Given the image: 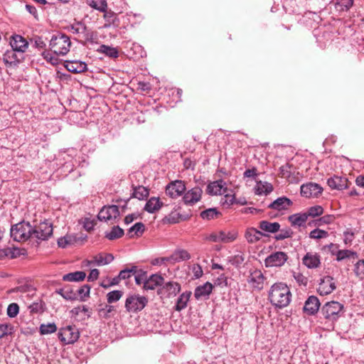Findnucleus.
Returning <instances> with one entry per match:
<instances>
[{"label":"nucleus","instance_id":"34","mask_svg":"<svg viewBox=\"0 0 364 364\" xmlns=\"http://www.w3.org/2000/svg\"><path fill=\"white\" fill-rule=\"evenodd\" d=\"M149 194L148 188L143 186H133V197L138 198L139 200H144L147 198Z\"/></svg>","mask_w":364,"mask_h":364},{"label":"nucleus","instance_id":"3","mask_svg":"<svg viewBox=\"0 0 364 364\" xmlns=\"http://www.w3.org/2000/svg\"><path fill=\"white\" fill-rule=\"evenodd\" d=\"M343 305L335 301L326 303L321 309V314L327 321L334 323L341 316Z\"/></svg>","mask_w":364,"mask_h":364},{"label":"nucleus","instance_id":"29","mask_svg":"<svg viewBox=\"0 0 364 364\" xmlns=\"http://www.w3.org/2000/svg\"><path fill=\"white\" fill-rule=\"evenodd\" d=\"M288 219L292 226L301 227L305 225L308 218L306 213H303L291 215Z\"/></svg>","mask_w":364,"mask_h":364},{"label":"nucleus","instance_id":"35","mask_svg":"<svg viewBox=\"0 0 364 364\" xmlns=\"http://www.w3.org/2000/svg\"><path fill=\"white\" fill-rule=\"evenodd\" d=\"M173 260L176 262L181 261L188 260L191 258V255L188 253L187 250H176L171 256Z\"/></svg>","mask_w":364,"mask_h":364},{"label":"nucleus","instance_id":"45","mask_svg":"<svg viewBox=\"0 0 364 364\" xmlns=\"http://www.w3.org/2000/svg\"><path fill=\"white\" fill-rule=\"evenodd\" d=\"M88 4L93 9L100 11H105L107 4L105 0H89Z\"/></svg>","mask_w":364,"mask_h":364},{"label":"nucleus","instance_id":"52","mask_svg":"<svg viewBox=\"0 0 364 364\" xmlns=\"http://www.w3.org/2000/svg\"><path fill=\"white\" fill-rule=\"evenodd\" d=\"M335 218L332 215H326L314 221L315 225L321 226L324 224H331L333 222Z\"/></svg>","mask_w":364,"mask_h":364},{"label":"nucleus","instance_id":"49","mask_svg":"<svg viewBox=\"0 0 364 364\" xmlns=\"http://www.w3.org/2000/svg\"><path fill=\"white\" fill-rule=\"evenodd\" d=\"M122 295H123L122 291H119V290H114V291H110L107 294V302L109 304L116 302L121 299Z\"/></svg>","mask_w":364,"mask_h":364},{"label":"nucleus","instance_id":"20","mask_svg":"<svg viewBox=\"0 0 364 364\" xmlns=\"http://www.w3.org/2000/svg\"><path fill=\"white\" fill-rule=\"evenodd\" d=\"M164 278L158 274H152L144 282V289L146 290H154L157 287L162 285Z\"/></svg>","mask_w":364,"mask_h":364},{"label":"nucleus","instance_id":"63","mask_svg":"<svg viewBox=\"0 0 364 364\" xmlns=\"http://www.w3.org/2000/svg\"><path fill=\"white\" fill-rule=\"evenodd\" d=\"M352 252L350 250H339L336 254V259L338 261L343 260L350 256Z\"/></svg>","mask_w":364,"mask_h":364},{"label":"nucleus","instance_id":"44","mask_svg":"<svg viewBox=\"0 0 364 364\" xmlns=\"http://www.w3.org/2000/svg\"><path fill=\"white\" fill-rule=\"evenodd\" d=\"M57 331V326L54 323H42L39 327L41 335H46L54 333Z\"/></svg>","mask_w":364,"mask_h":364},{"label":"nucleus","instance_id":"6","mask_svg":"<svg viewBox=\"0 0 364 364\" xmlns=\"http://www.w3.org/2000/svg\"><path fill=\"white\" fill-rule=\"evenodd\" d=\"M80 333L75 326H68L60 329L58 338L65 345L73 344L79 338Z\"/></svg>","mask_w":364,"mask_h":364},{"label":"nucleus","instance_id":"47","mask_svg":"<svg viewBox=\"0 0 364 364\" xmlns=\"http://www.w3.org/2000/svg\"><path fill=\"white\" fill-rule=\"evenodd\" d=\"M220 213L215 208H209L200 213L203 219L212 220L218 217Z\"/></svg>","mask_w":364,"mask_h":364},{"label":"nucleus","instance_id":"40","mask_svg":"<svg viewBox=\"0 0 364 364\" xmlns=\"http://www.w3.org/2000/svg\"><path fill=\"white\" fill-rule=\"evenodd\" d=\"M43 58L53 65H57L60 63V60L58 58V55H56L53 51L45 50L42 53Z\"/></svg>","mask_w":364,"mask_h":364},{"label":"nucleus","instance_id":"30","mask_svg":"<svg viewBox=\"0 0 364 364\" xmlns=\"http://www.w3.org/2000/svg\"><path fill=\"white\" fill-rule=\"evenodd\" d=\"M264 234L254 228H248L245 232V238L250 243L259 241Z\"/></svg>","mask_w":364,"mask_h":364},{"label":"nucleus","instance_id":"26","mask_svg":"<svg viewBox=\"0 0 364 364\" xmlns=\"http://www.w3.org/2000/svg\"><path fill=\"white\" fill-rule=\"evenodd\" d=\"M163 203L161 202L159 198L151 197L146 203L144 210L149 213H154L159 210Z\"/></svg>","mask_w":364,"mask_h":364},{"label":"nucleus","instance_id":"17","mask_svg":"<svg viewBox=\"0 0 364 364\" xmlns=\"http://www.w3.org/2000/svg\"><path fill=\"white\" fill-rule=\"evenodd\" d=\"M348 180L346 177L334 176L328 179L327 183L332 189L343 190L348 187Z\"/></svg>","mask_w":364,"mask_h":364},{"label":"nucleus","instance_id":"5","mask_svg":"<svg viewBox=\"0 0 364 364\" xmlns=\"http://www.w3.org/2000/svg\"><path fill=\"white\" fill-rule=\"evenodd\" d=\"M148 304V299L145 296L139 294L129 296L125 301V308L129 313H137L141 311Z\"/></svg>","mask_w":364,"mask_h":364},{"label":"nucleus","instance_id":"36","mask_svg":"<svg viewBox=\"0 0 364 364\" xmlns=\"http://www.w3.org/2000/svg\"><path fill=\"white\" fill-rule=\"evenodd\" d=\"M124 230L119 226H114L109 232L105 233V237L109 240H114L122 237Z\"/></svg>","mask_w":364,"mask_h":364},{"label":"nucleus","instance_id":"56","mask_svg":"<svg viewBox=\"0 0 364 364\" xmlns=\"http://www.w3.org/2000/svg\"><path fill=\"white\" fill-rule=\"evenodd\" d=\"M83 228L87 231H91L93 230L95 225H96V223L94 219H91L89 218H85L82 221Z\"/></svg>","mask_w":364,"mask_h":364},{"label":"nucleus","instance_id":"24","mask_svg":"<svg viewBox=\"0 0 364 364\" xmlns=\"http://www.w3.org/2000/svg\"><path fill=\"white\" fill-rule=\"evenodd\" d=\"M66 69L74 73H80L87 70V64L82 61H68L65 64Z\"/></svg>","mask_w":364,"mask_h":364},{"label":"nucleus","instance_id":"64","mask_svg":"<svg viewBox=\"0 0 364 364\" xmlns=\"http://www.w3.org/2000/svg\"><path fill=\"white\" fill-rule=\"evenodd\" d=\"M192 271L196 278H200L203 274L202 267L199 264H194L193 266Z\"/></svg>","mask_w":364,"mask_h":364},{"label":"nucleus","instance_id":"59","mask_svg":"<svg viewBox=\"0 0 364 364\" xmlns=\"http://www.w3.org/2000/svg\"><path fill=\"white\" fill-rule=\"evenodd\" d=\"M292 232L289 229L282 230L276 236L275 238L277 240H284L291 236Z\"/></svg>","mask_w":364,"mask_h":364},{"label":"nucleus","instance_id":"53","mask_svg":"<svg viewBox=\"0 0 364 364\" xmlns=\"http://www.w3.org/2000/svg\"><path fill=\"white\" fill-rule=\"evenodd\" d=\"M14 326L8 323L0 324V338H2L6 335H10L13 333Z\"/></svg>","mask_w":364,"mask_h":364},{"label":"nucleus","instance_id":"9","mask_svg":"<svg viewBox=\"0 0 364 364\" xmlns=\"http://www.w3.org/2000/svg\"><path fill=\"white\" fill-rule=\"evenodd\" d=\"M264 276L261 270L255 269L250 272L247 281L249 286L253 290L260 291L264 287Z\"/></svg>","mask_w":364,"mask_h":364},{"label":"nucleus","instance_id":"38","mask_svg":"<svg viewBox=\"0 0 364 364\" xmlns=\"http://www.w3.org/2000/svg\"><path fill=\"white\" fill-rule=\"evenodd\" d=\"M56 294H60L63 298L68 301H73L76 299V294L70 288H64L57 289Z\"/></svg>","mask_w":364,"mask_h":364},{"label":"nucleus","instance_id":"4","mask_svg":"<svg viewBox=\"0 0 364 364\" xmlns=\"http://www.w3.org/2000/svg\"><path fill=\"white\" fill-rule=\"evenodd\" d=\"M33 228L29 223H20L11 229V237L18 242H24L29 238H32Z\"/></svg>","mask_w":364,"mask_h":364},{"label":"nucleus","instance_id":"10","mask_svg":"<svg viewBox=\"0 0 364 364\" xmlns=\"http://www.w3.org/2000/svg\"><path fill=\"white\" fill-rule=\"evenodd\" d=\"M119 216V208L115 205L103 207L97 215V218L100 220H104L106 222L110 221L112 223Z\"/></svg>","mask_w":364,"mask_h":364},{"label":"nucleus","instance_id":"60","mask_svg":"<svg viewBox=\"0 0 364 364\" xmlns=\"http://www.w3.org/2000/svg\"><path fill=\"white\" fill-rule=\"evenodd\" d=\"M14 51L15 50H14V49H13L11 51H7L4 54V59L6 61V63H12L16 60V54H15Z\"/></svg>","mask_w":364,"mask_h":364},{"label":"nucleus","instance_id":"58","mask_svg":"<svg viewBox=\"0 0 364 364\" xmlns=\"http://www.w3.org/2000/svg\"><path fill=\"white\" fill-rule=\"evenodd\" d=\"M135 274V282L137 284L140 285L142 283L144 284V282L146 280V272L142 270H137Z\"/></svg>","mask_w":364,"mask_h":364},{"label":"nucleus","instance_id":"14","mask_svg":"<svg viewBox=\"0 0 364 364\" xmlns=\"http://www.w3.org/2000/svg\"><path fill=\"white\" fill-rule=\"evenodd\" d=\"M206 191L210 195H223L228 192L227 183L223 180H218L210 183Z\"/></svg>","mask_w":364,"mask_h":364},{"label":"nucleus","instance_id":"48","mask_svg":"<svg viewBox=\"0 0 364 364\" xmlns=\"http://www.w3.org/2000/svg\"><path fill=\"white\" fill-rule=\"evenodd\" d=\"M100 50L105 53L107 56H109L112 58H116L118 57V50L115 48L109 47L108 46L102 45L100 47Z\"/></svg>","mask_w":364,"mask_h":364},{"label":"nucleus","instance_id":"1","mask_svg":"<svg viewBox=\"0 0 364 364\" xmlns=\"http://www.w3.org/2000/svg\"><path fill=\"white\" fill-rule=\"evenodd\" d=\"M268 299L275 308L287 307L291 300L290 289L284 282H277L271 286L268 292Z\"/></svg>","mask_w":364,"mask_h":364},{"label":"nucleus","instance_id":"43","mask_svg":"<svg viewBox=\"0 0 364 364\" xmlns=\"http://www.w3.org/2000/svg\"><path fill=\"white\" fill-rule=\"evenodd\" d=\"M309 236L311 239L321 240L328 237L329 236V233L326 230L316 228L309 232Z\"/></svg>","mask_w":364,"mask_h":364},{"label":"nucleus","instance_id":"18","mask_svg":"<svg viewBox=\"0 0 364 364\" xmlns=\"http://www.w3.org/2000/svg\"><path fill=\"white\" fill-rule=\"evenodd\" d=\"M303 264L309 269H315L321 264L320 256L317 253L307 252L302 259Z\"/></svg>","mask_w":364,"mask_h":364},{"label":"nucleus","instance_id":"46","mask_svg":"<svg viewBox=\"0 0 364 364\" xmlns=\"http://www.w3.org/2000/svg\"><path fill=\"white\" fill-rule=\"evenodd\" d=\"M305 213L307 218L309 216L313 218L320 216L323 213V208L321 205H314L310 207Z\"/></svg>","mask_w":364,"mask_h":364},{"label":"nucleus","instance_id":"41","mask_svg":"<svg viewBox=\"0 0 364 364\" xmlns=\"http://www.w3.org/2000/svg\"><path fill=\"white\" fill-rule=\"evenodd\" d=\"M144 231V225L142 223H136L131 227L128 231L130 237L141 235Z\"/></svg>","mask_w":364,"mask_h":364},{"label":"nucleus","instance_id":"50","mask_svg":"<svg viewBox=\"0 0 364 364\" xmlns=\"http://www.w3.org/2000/svg\"><path fill=\"white\" fill-rule=\"evenodd\" d=\"M354 272L360 279H364V259H360L355 263Z\"/></svg>","mask_w":364,"mask_h":364},{"label":"nucleus","instance_id":"32","mask_svg":"<svg viewBox=\"0 0 364 364\" xmlns=\"http://www.w3.org/2000/svg\"><path fill=\"white\" fill-rule=\"evenodd\" d=\"M69 31L79 37H84L86 36L87 28L83 23L77 21L69 27Z\"/></svg>","mask_w":364,"mask_h":364},{"label":"nucleus","instance_id":"54","mask_svg":"<svg viewBox=\"0 0 364 364\" xmlns=\"http://www.w3.org/2000/svg\"><path fill=\"white\" fill-rule=\"evenodd\" d=\"M104 18L106 21V23L105 25V27L109 26L111 24H114L115 21L117 19V16L112 11H104Z\"/></svg>","mask_w":364,"mask_h":364},{"label":"nucleus","instance_id":"8","mask_svg":"<svg viewBox=\"0 0 364 364\" xmlns=\"http://www.w3.org/2000/svg\"><path fill=\"white\" fill-rule=\"evenodd\" d=\"M288 259V255L284 252H275L269 255L264 259L267 267H280L283 266Z\"/></svg>","mask_w":364,"mask_h":364},{"label":"nucleus","instance_id":"51","mask_svg":"<svg viewBox=\"0 0 364 364\" xmlns=\"http://www.w3.org/2000/svg\"><path fill=\"white\" fill-rule=\"evenodd\" d=\"M136 273V267L132 266L131 268H127L119 272V276L122 279H126L131 277V274Z\"/></svg>","mask_w":364,"mask_h":364},{"label":"nucleus","instance_id":"2","mask_svg":"<svg viewBox=\"0 0 364 364\" xmlns=\"http://www.w3.org/2000/svg\"><path fill=\"white\" fill-rule=\"evenodd\" d=\"M71 42L70 38L62 33L53 35L50 41L49 46L56 55H65L70 48Z\"/></svg>","mask_w":364,"mask_h":364},{"label":"nucleus","instance_id":"13","mask_svg":"<svg viewBox=\"0 0 364 364\" xmlns=\"http://www.w3.org/2000/svg\"><path fill=\"white\" fill-rule=\"evenodd\" d=\"M322 191V187L316 183H308L301 186V195L306 198L318 197Z\"/></svg>","mask_w":364,"mask_h":364},{"label":"nucleus","instance_id":"27","mask_svg":"<svg viewBox=\"0 0 364 364\" xmlns=\"http://www.w3.org/2000/svg\"><path fill=\"white\" fill-rule=\"evenodd\" d=\"M114 259V256L112 254H98L94 257L91 263H95L97 266H104L111 263Z\"/></svg>","mask_w":364,"mask_h":364},{"label":"nucleus","instance_id":"7","mask_svg":"<svg viewBox=\"0 0 364 364\" xmlns=\"http://www.w3.org/2000/svg\"><path fill=\"white\" fill-rule=\"evenodd\" d=\"M53 235V225L48 221H44L36 225L32 230V238L38 240H46Z\"/></svg>","mask_w":364,"mask_h":364},{"label":"nucleus","instance_id":"31","mask_svg":"<svg viewBox=\"0 0 364 364\" xmlns=\"http://www.w3.org/2000/svg\"><path fill=\"white\" fill-rule=\"evenodd\" d=\"M220 242L229 243L235 240L237 237V232L235 230L219 231Z\"/></svg>","mask_w":364,"mask_h":364},{"label":"nucleus","instance_id":"57","mask_svg":"<svg viewBox=\"0 0 364 364\" xmlns=\"http://www.w3.org/2000/svg\"><path fill=\"white\" fill-rule=\"evenodd\" d=\"M293 277L299 285L306 286L308 279L300 272H293Z\"/></svg>","mask_w":364,"mask_h":364},{"label":"nucleus","instance_id":"25","mask_svg":"<svg viewBox=\"0 0 364 364\" xmlns=\"http://www.w3.org/2000/svg\"><path fill=\"white\" fill-rule=\"evenodd\" d=\"M259 228L269 233H276L279 231L280 225L279 223H271L267 220H262L259 222Z\"/></svg>","mask_w":364,"mask_h":364},{"label":"nucleus","instance_id":"62","mask_svg":"<svg viewBox=\"0 0 364 364\" xmlns=\"http://www.w3.org/2000/svg\"><path fill=\"white\" fill-rule=\"evenodd\" d=\"M90 287L89 285H84L77 290V294L81 297L88 296L90 294Z\"/></svg>","mask_w":364,"mask_h":364},{"label":"nucleus","instance_id":"23","mask_svg":"<svg viewBox=\"0 0 364 364\" xmlns=\"http://www.w3.org/2000/svg\"><path fill=\"white\" fill-rule=\"evenodd\" d=\"M292 204L291 201L287 197H280L269 205V208L277 210H287Z\"/></svg>","mask_w":364,"mask_h":364},{"label":"nucleus","instance_id":"19","mask_svg":"<svg viewBox=\"0 0 364 364\" xmlns=\"http://www.w3.org/2000/svg\"><path fill=\"white\" fill-rule=\"evenodd\" d=\"M10 44L14 50L21 53L25 52L28 46L27 41L20 35L13 36Z\"/></svg>","mask_w":364,"mask_h":364},{"label":"nucleus","instance_id":"21","mask_svg":"<svg viewBox=\"0 0 364 364\" xmlns=\"http://www.w3.org/2000/svg\"><path fill=\"white\" fill-rule=\"evenodd\" d=\"M255 193L258 196H267L273 191V186L270 183L258 181L254 188Z\"/></svg>","mask_w":364,"mask_h":364},{"label":"nucleus","instance_id":"39","mask_svg":"<svg viewBox=\"0 0 364 364\" xmlns=\"http://www.w3.org/2000/svg\"><path fill=\"white\" fill-rule=\"evenodd\" d=\"M164 288L168 292L169 296H175L181 291V285L178 283L173 282L166 283Z\"/></svg>","mask_w":364,"mask_h":364},{"label":"nucleus","instance_id":"42","mask_svg":"<svg viewBox=\"0 0 364 364\" xmlns=\"http://www.w3.org/2000/svg\"><path fill=\"white\" fill-rule=\"evenodd\" d=\"M224 197L221 198L220 203L225 207H229L235 203V197L232 191L228 189V192L224 193Z\"/></svg>","mask_w":364,"mask_h":364},{"label":"nucleus","instance_id":"33","mask_svg":"<svg viewBox=\"0 0 364 364\" xmlns=\"http://www.w3.org/2000/svg\"><path fill=\"white\" fill-rule=\"evenodd\" d=\"M85 273L82 271H77L63 275V280L66 282H80L85 278Z\"/></svg>","mask_w":364,"mask_h":364},{"label":"nucleus","instance_id":"11","mask_svg":"<svg viewBox=\"0 0 364 364\" xmlns=\"http://www.w3.org/2000/svg\"><path fill=\"white\" fill-rule=\"evenodd\" d=\"M186 191V185L183 181L176 180L169 183L166 187V194L171 198H177Z\"/></svg>","mask_w":364,"mask_h":364},{"label":"nucleus","instance_id":"37","mask_svg":"<svg viewBox=\"0 0 364 364\" xmlns=\"http://www.w3.org/2000/svg\"><path fill=\"white\" fill-rule=\"evenodd\" d=\"M336 10L339 11L348 10L353 4V0H333Z\"/></svg>","mask_w":364,"mask_h":364},{"label":"nucleus","instance_id":"55","mask_svg":"<svg viewBox=\"0 0 364 364\" xmlns=\"http://www.w3.org/2000/svg\"><path fill=\"white\" fill-rule=\"evenodd\" d=\"M19 312V306L16 303H11L9 305L7 308V315L10 318L16 317Z\"/></svg>","mask_w":364,"mask_h":364},{"label":"nucleus","instance_id":"12","mask_svg":"<svg viewBox=\"0 0 364 364\" xmlns=\"http://www.w3.org/2000/svg\"><path fill=\"white\" fill-rule=\"evenodd\" d=\"M336 288L333 278L326 276L321 279L318 284V292L320 295H328L333 292Z\"/></svg>","mask_w":364,"mask_h":364},{"label":"nucleus","instance_id":"22","mask_svg":"<svg viewBox=\"0 0 364 364\" xmlns=\"http://www.w3.org/2000/svg\"><path fill=\"white\" fill-rule=\"evenodd\" d=\"M213 289V284L207 282L203 285L196 288L194 291V296L196 299H199L202 297H207L211 294Z\"/></svg>","mask_w":364,"mask_h":364},{"label":"nucleus","instance_id":"61","mask_svg":"<svg viewBox=\"0 0 364 364\" xmlns=\"http://www.w3.org/2000/svg\"><path fill=\"white\" fill-rule=\"evenodd\" d=\"M70 243H71V240L69 236H65L63 237H60L58 240V246L62 248H65Z\"/></svg>","mask_w":364,"mask_h":364},{"label":"nucleus","instance_id":"28","mask_svg":"<svg viewBox=\"0 0 364 364\" xmlns=\"http://www.w3.org/2000/svg\"><path fill=\"white\" fill-rule=\"evenodd\" d=\"M191 296V291H186L182 293L176 301L175 310L177 311H181V310L186 309Z\"/></svg>","mask_w":364,"mask_h":364},{"label":"nucleus","instance_id":"15","mask_svg":"<svg viewBox=\"0 0 364 364\" xmlns=\"http://www.w3.org/2000/svg\"><path fill=\"white\" fill-rule=\"evenodd\" d=\"M203 191L199 187H194L185 193L183 200L186 205H193L200 200Z\"/></svg>","mask_w":364,"mask_h":364},{"label":"nucleus","instance_id":"16","mask_svg":"<svg viewBox=\"0 0 364 364\" xmlns=\"http://www.w3.org/2000/svg\"><path fill=\"white\" fill-rule=\"evenodd\" d=\"M320 301L315 296H310L305 301L304 311L309 315H314L319 309Z\"/></svg>","mask_w":364,"mask_h":364}]
</instances>
